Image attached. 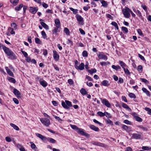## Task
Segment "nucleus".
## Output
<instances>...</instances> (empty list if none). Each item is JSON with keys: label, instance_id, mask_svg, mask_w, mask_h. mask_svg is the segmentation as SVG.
Returning a JSON list of instances; mask_svg holds the SVG:
<instances>
[{"label": "nucleus", "instance_id": "nucleus-1", "mask_svg": "<svg viewBox=\"0 0 151 151\" xmlns=\"http://www.w3.org/2000/svg\"><path fill=\"white\" fill-rule=\"evenodd\" d=\"M3 50L6 54L8 56V58H9L11 60L15 59L16 58L15 54L8 48L6 46H4L3 47Z\"/></svg>", "mask_w": 151, "mask_h": 151}, {"label": "nucleus", "instance_id": "nucleus-2", "mask_svg": "<svg viewBox=\"0 0 151 151\" xmlns=\"http://www.w3.org/2000/svg\"><path fill=\"white\" fill-rule=\"evenodd\" d=\"M130 9L127 7H125L122 9V12L124 16L127 18H129L130 16Z\"/></svg>", "mask_w": 151, "mask_h": 151}, {"label": "nucleus", "instance_id": "nucleus-3", "mask_svg": "<svg viewBox=\"0 0 151 151\" xmlns=\"http://www.w3.org/2000/svg\"><path fill=\"white\" fill-rule=\"evenodd\" d=\"M41 122L45 126L47 127L50 124L49 119L46 118H41L40 119Z\"/></svg>", "mask_w": 151, "mask_h": 151}, {"label": "nucleus", "instance_id": "nucleus-4", "mask_svg": "<svg viewBox=\"0 0 151 151\" xmlns=\"http://www.w3.org/2000/svg\"><path fill=\"white\" fill-rule=\"evenodd\" d=\"M76 18L79 24L81 25H82L83 24V18L78 14H77L76 15Z\"/></svg>", "mask_w": 151, "mask_h": 151}, {"label": "nucleus", "instance_id": "nucleus-5", "mask_svg": "<svg viewBox=\"0 0 151 151\" xmlns=\"http://www.w3.org/2000/svg\"><path fill=\"white\" fill-rule=\"evenodd\" d=\"M101 101L102 103L107 107L109 108L111 107V104L106 99L102 98H100Z\"/></svg>", "mask_w": 151, "mask_h": 151}, {"label": "nucleus", "instance_id": "nucleus-6", "mask_svg": "<svg viewBox=\"0 0 151 151\" xmlns=\"http://www.w3.org/2000/svg\"><path fill=\"white\" fill-rule=\"evenodd\" d=\"M53 57L54 59L56 61L58 60L59 58V55L58 52L55 50H54L53 51Z\"/></svg>", "mask_w": 151, "mask_h": 151}, {"label": "nucleus", "instance_id": "nucleus-7", "mask_svg": "<svg viewBox=\"0 0 151 151\" xmlns=\"http://www.w3.org/2000/svg\"><path fill=\"white\" fill-rule=\"evenodd\" d=\"M13 93L18 98L21 97V94L20 92L16 88L14 89Z\"/></svg>", "mask_w": 151, "mask_h": 151}, {"label": "nucleus", "instance_id": "nucleus-8", "mask_svg": "<svg viewBox=\"0 0 151 151\" xmlns=\"http://www.w3.org/2000/svg\"><path fill=\"white\" fill-rule=\"evenodd\" d=\"M84 64L83 63H81L79 66L76 65L75 66V68L77 70H82L84 69Z\"/></svg>", "mask_w": 151, "mask_h": 151}, {"label": "nucleus", "instance_id": "nucleus-9", "mask_svg": "<svg viewBox=\"0 0 151 151\" xmlns=\"http://www.w3.org/2000/svg\"><path fill=\"white\" fill-rule=\"evenodd\" d=\"M132 115L134 116L135 119L138 122H142V119L140 117L137 116V114L136 113H134L132 114Z\"/></svg>", "mask_w": 151, "mask_h": 151}, {"label": "nucleus", "instance_id": "nucleus-10", "mask_svg": "<svg viewBox=\"0 0 151 151\" xmlns=\"http://www.w3.org/2000/svg\"><path fill=\"white\" fill-rule=\"evenodd\" d=\"M38 10V8L37 7H30L29 11L33 14H35Z\"/></svg>", "mask_w": 151, "mask_h": 151}, {"label": "nucleus", "instance_id": "nucleus-11", "mask_svg": "<svg viewBox=\"0 0 151 151\" xmlns=\"http://www.w3.org/2000/svg\"><path fill=\"white\" fill-rule=\"evenodd\" d=\"M5 69L6 70L7 73L10 76L14 77V75L13 72L9 69L8 67H6Z\"/></svg>", "mask_w": 151, "mask_h": 151}, {"label": "nucleus", "instance_id": "nucleus-12", "mask_svg": "<svg viewBox=\"0 0 151 151\" xmlns=\"http://www.w3.org/2000/svg\"><path fill=\"white\" fill-rule=\"evenodd\" d=\"M36 135L43 141H45L47 139L45 137L39 133H36Z\"/></svg>", "mask_w": 151, "mask_h": 151}, {"label": "nucleus", "instance_id": "nucleus-13", "mask_svg": "<svg viewBox=\"0 0 151 151\" xmlns=\"http://www.w3.org/2000/svg\"><path fill=\"white\" fill-rule=\"evenodd\" d=\"M39 82L40 85L44 87H46L47 85V83L44 80H39Z\"/></svg>", "mask_w": 151, "mask_h": 151}, {"label": "nucleus", "instance_id": "nucleus-14", "mask_svg": "<svg viewBox=\"0 0 151 151\" xmlns=\"http://www.w3.org/2000/svg\"><path fill=\"white\" fill-rule=\"evenodd\" d=\"M119 63L123 69L125 68V67H127V65L122 61H119Z\"/></svg>", "mask_w": 151, "mask_h": 151}, {"label": "nucleus", "instance_id": "nucleus-15", "mask_svg": "<svg viewBox=\"0 0 151 151\" xmlns=\"http://www.w3.org/2000/svg\"><path fill=\"white\" fill-rule=\"evenodd\" d=\"M99 1L101 3L102 6L105 7H107L108 4L107 1L103 0H100Z\"/></svg>", "mask_w": 151, "mask_h": 151}, {"label": "nucleus", "instance_id": "nucleus-16", "mask_svg": "<svg viewBox=\"0 0 151 151\" xmlns=\"http://www.w3.org/2000/svg\"><path fill=\"white\" fill-rule=\"evenodd\" d=\"M99 58L103 59L105 60H106L107 59V57L104 55L99 54L98 56Z\"/></svg>", "mask_w": 151, "mask_h": 151}, {"label": "nucleus", "instance_id": "nucleus-17", "mask_svg": "<svg viewBox=\"0 0 151 151\" xmlns=\"http://www.w3.org/2000/svg\"><path fill=\"white\" fill-rule=\"evenodd\" d=\"M90 127L92 129L95 131H98L99 130V128L98 127H96L93 125H90Z\"/></svg>", "mask_w": 151, "mask_h": 151}, {"label": "nucleus", "instance_id": "nucleus-18", "mask_svg": "<svg viewBox=\"0 0 151 151\" xmlns=\"http://www.w3.org/2000/svg\"><path fill=\"white\" fill-rule=\"evenodd\" d=\"M92 144H93V145H97L98 146H101V147L103 146V144L100 143L99 142H96V141H94L92 142Z\"/></svg>", "mask_w": 151, "mask_h": 151}, {"label": "nucleus", "instance_id": "nucleus-19", "mask_svg": "<svg viewBox=\"0 0 151 151\" xmlns=\"http://www.w3.org/2000/svg\"><path fill=\"white\" fill-rule=\"evenodd\" d=\"M77 132L78 133L82 135H86V133H84V132L83 131L82 129H79L78 128L77 129Z\"/></svg>", "mask_w": 151, "mask_h": 151}, {"label": "nucleus", "instance_id": "nucleus-20", "mask_svg": "<svg viewBox=\"0 0 151 151\" xmlns=\"http://www.w3.org/2000/svg\"><path fill=\"white\" fill-rule=\"evenodd\" d=\"M40 23L41 25L45 29L48 30L49 29V27L45 23L43 22H40Z\"/></svg>", "mask_w": 151, "mask_h": 151}, {"label": "nucleus", "instance_id": "nucleus-21", "mask_svg": "<svg viewBox=\"0 0 151 151\" xmlns=\"http://www.w3.org/2000/svg\"><path fill=\"white\" fill-rule=\"evenodd\" d=\"M122 106L123 108H124L125 109H126L127 110L129 111H131V109L129 108V107L128 106L127 104L123 103L122 104Z\"/></svg>", "mask_w": 151, "mask_h": 151}, {"label": "nucleus", "instance_id": "nucleus-22", "mask_svg": "<svg viewBox=\"0 0 151 151\" xmlns=\"http://www.w3.org/2000/svg\"><path fill=\"white\" fill-rule=\"evenodd\" d=\"M55 23L56 24V27L60 28V23L59 19H56L55 20Z\"/></svg>", "mask_w": 151, "mask_h": 151}, {"label": "nucleus", "instance_id": "nucleus-23", "mask_svg": "<svg viewBox=\"0 0 151 151\" xmlns=\"http://www.w3.org/2000/svg\"><path fill=\"white\" fill-rule=\"evenodd\" d=\"M143 91L145 93L147 96H150V92L145 88H143L142 89Z\"/></svg>", "mask_w": 151, "mask_h": 151}, {"label": "nucleus", "instance_id": "nucleus-24", "mask_svg": "<svg viewBox=\"0 0 151 151\" xmlns=\"http://www.w3.org/2000/svg\"><path fill=\"white\" fill-rule=\"evenodd\" d=\"M122 128L127 132H129L130 131V128L128 126L125 125H123L122 126Z\"/></svg>", "mask_w": 151, "mask_h": 151}, {"label": "nucleus", "instance_id": "nucleus-25", "mask_svg": "<svg viewBox=\"0 0 151 151\" xmlns=\"http://www.w3.org/2000/svg\"><path fill=\"white\" fill-rule=\"evenodd\" d=\"M137 127L143 131H147V129L146 127H143L142 126H138Z\"/></svg>", "mask_w": 151, "mask_h": 151}, {"label": "nucleus", "instance_id": "nucleus-26", "mask_svg": "<svg viewBox=\"0 0 151 151\" xmlns=\"http://www.w3.org/2000/svg\"><path fill=\"white\" fill-rule=\"evenodd\" d=\"M19 0H10V2L14 6H15L18 3Z\"/></svg>", "mask_w": 151, "mask_h": 151}, {"label": "nucleus", "instance_id": "nucleus-27", "mask_svg": "<svg viewBox=\"0 0 151 151\" xmlns=\"http://www.w3.org/2000/svg\"><path fill=\"white\" fill-rule=\"evenodd\" d=\"M7 79L9 82L14 83H15L16 82L15 80L12 77H8L7 78Z\"/></svg>", "mask_w": 151, "mask_h": 151}, {"label": "nucleus", "instance_id": "nucleus-28", "mask_svg": "<svg viewBox=\"0 0 151 151\" xmlns=\"http://www.w3.org/2000/svg\"><path fill=\"white\" fill-rule=\"evenodd\" d=\"M132 136L133 138L136 139H140V135L137 134H132Z\"/></svg>", "mask_w": 151, "mask_h": 151}, {"label": "nucleus", "instance_id": "nucleus-29", "mask_svg": "<svg viewBox=\"0 0 151 151\" xmlns=\"http://www.w3.org/2000/svg\"><path fill=\"white\" fill-rule=\"evenodd\" d=\"M10 126L13 127L16 130H19V128L18 127V126H17L16 125L13 124V123H11L10 124Z\"/></svg>", "mask_w": 151, "mask_h": 151}, {"label": "nucleus", "instance_id": "nucleus-30", "mask_svg": "<svg viewBox=\"0 0 151 151\" xmlns=\"http://www.w3.org/2000/svg\"><path fill=\"white\" fill-rule=\"evenodd\" d=\"M88 71L91 74H92L93 73H95L96 72V70L94 68L92 69L91 70H88Z\"/></svg>", "mask_w": 151, "mask_h": 151}, {"label": "nucleus", "instance_id": "nucleus-31", "mask_svg": "<svg viewBox=\"0 0 151 151\" xmlns=\"http://www.w3.org/2000/svg\"><path fill=\"white\" fill-rule=\"evenodd\" d=\"M62 105L65 109H69L68 106L66 105V104L65 102H64L63 101H62Z\"/></svg>", "mask_w": 151, "mask_h": 151}, {"label": "nucleus", "instance_id": "nucleus-32", "mask_svg": "<svg viewBox=\"0 0 151 151\" xmlns=\"http://www.w3.org/2000/svg\"><path fill=\"white\" fill-rule=\"evenodd\" d=\"M23 5L22 4H20L18 6H17L15 7V10L19 11L23 7Z\"/></svg>", "mask_w": 151, "mask_h": 151}, {"label": "nucleus", "instance_id": "nucleus-33", "mask_svg": "<svg viewBox=\"0 0 151 151\" xmlns=\"http://www.w3.org/2000/svg\"><path fill=\"white\" fill-rule=\"evenodd\" d=\"M80 92L83 95H85L87 93V92L86 91V90L84 88H82L80 91Z\"/></svg>", "mask_w": 151, "mask_h": 151}, {"label": "nucleus", "instance_id": "nucleus-34", "mask_svg": "<svg viewBox=\"0 0 151 151\" xmlns=\"http://www.w3.org/2000/svg\"><path fill=\"white\" fill-rule=\"evenodd\" d=\"M103 85L106 86L109 85L108 82L107 80H104L101 83Z\"/></svg>", "mask_w": 151, "mask_h": 151}, {"label": "nucleus", "instance_id": "nucleus-35", "mask_svg": "<svg viewBox=\"0 0 151 151\" xmlns=\"http://www.w3.org/2000/svg\"><path fill=\"white\" fill-rule=\"evenodd\" d=\"M47 139L51 143H54L56 142V140H55L51 138L48 137Z\"/></svg>", "mask_w": 151, "mask_h": 151}, {"label": "nucleus", "instance_id": "nucleus-36", "mask_svg": "<svg viewBox=\"0 0 151 151\" xmlns=\"http://www.w3.org/2000/svg\"><path fill=\"white\" fill-rule=\"evenodd\" d=\"M145 110L147 111V113L150 115H151V109L148 107H145Z\"/></svg>", "mask_w": 151, "mask_h": 151}, {"label": "nucleus", "instance_id": "nucleus-37", "mask_svg": "<svg viewBox=\"0 0 151 151\" xmlns=\"http://www.w3.org/2000/svg\"><path fill=\"white\" fill-rule=\"evenodd\" d=\"M65 101L66 104V105L68 106V108H69V107L72 106V104L71 102L68 100H65Z\"/></svg>", "mask_w": 151, "mask_h": 151}, {"label": "nucleus", "instance_id": "nucleus-38", "mask_svg": "<svg viewBox=\"0 0 151 151\" xmlns=\"http://www.w3.org/2000/svg\"><path fill=\"white\" fill-rule=\"evenodd\" d=\"M35 43H36L39 44H41L42 42L40 40V39L39 38H35Z\"/></svg>", "mask_w": 151, "mask_h": 151}, {"label": "nucleus", "instance_id": "nucleus-39", "mask_svg": "<svg viewBox=\"0 0 151 151\" xmlns=\"http://www.w3.org/2000/svg\"><path fill=\"white\" fill-rule=\"evenodd\" d=\"M82 55L83 57H87L88 56V53L87 51L86 50H84L82 52Z\"/></svg>", "mask_w": 151, "mask_h": 151}, {"label": "nucleus", "instance_id": "nucleus-40", "mask_svg": "<svg viewBox=\"0 0 151 151\" xmlns=\"http://www.w3.org/2000/svg\"><path fill=\"white\" fill-rule=\"evenodd\" d=\"M123 70L126 74L127 75H130V73L129 70L127 68H124Z\"/></svg>", "mask_w": 151, "mask_h": 151}, {"label": "nucleus", "instance_id": "nucleus-41", "mask_svg": "<svg viewBox=\"0 0 151 151\" xmlns=\"http://www.w3.org/2000/svg\"><path fill=\"white\" fill-rule=\"evenodd\" d=\"M97 114L101 117H103L105 116V112L103 113L101 111H99L97 113Z\"/></svg>", "mask_w": 151, "mask_h": 151}, {"label": "nucleus", "instance_id": "nucleus-42", "mask_svg": "<svg viewBox=\"0 0 151 151\" xmlns=\"http://www.w3.org/2000/svg\"><path fill=\"white\" fill-rule=\"evenodd\" d=\"M41 35L44 39H45L47 37L46 34L44 31H42Z\"/></svg>", "mask_w": 151, "mask_h": 151}, {"label": "nucleus", "instance_id": "nucleus-43", "mask_svg": "<svg viewBox=\"0 0 151 151\" xmlns=\"http://www.w3.org/2000/svg\"><path fill=\"white\" fill-rule=\"evenodd\" d=\"M64 32L67 35H69L70 32L69 29L66 27H65L64 29Z\"/></svg>", "mask_w": 151, "mask_h": 151}, {"label": "nucleus", "instance_id": "nucleus-44", "mask_svg": "<svg viewBox=\"0 0 151 151\" xmlns=\"http://www.w3.org/2000/svg\"><path fill=\"white\" fill-rule=\"evenodd\" d=\"M11 26L13 28H12L15 29H17V25L15 23H12L11 24Z\"/></svg>", "mask_w": 151, "mask_h": 151}, {"label": "nucleus", "instance_id": "nucleus-45", "mask_svg": "<svg viewBox=\"0 0 151 151\" xmlns=\"http://www.w3.org/2000/svg\"><path fill=\"white\" fill-rule=\"evenodd\" d=\"M60 27H56L53 30L52 32L53 34H56L58 32V29Z\"/></svg>", "mask_w": 151, "mask_h": 151}, {"label": "nucleus", "instance_id": "nucleus-46", "mask_svg": "<svg viewBox=\"0 0 151 151\" xmlns=\"http://www.w3.org/2000/svg\"><path fill=\"white\" fill-rule=\"evenodd\" d=\"M21 52L24 57L26 58L28 56V55L26 52L22 50H21Z\"/></svg>", "mask_w": 151, "mask_h": 151}, {"label": "nucleus", "instance_id": "nucleus-47", "mask_svg": "<svg viewBox=\"0 0 151 151\" xmlns=\"http://www.w3.org/2000/svg\"><path fill=\"white\" fill-rule=\"evenodd\" d=\"M124 123L126 124H129V125H131L132 124V123L131 122L129 121L128 120H125L124 121Z\"/></svg>", "mask_w": 151, "mask_h": 151}, {"label": "nucleus", "instance_id": "nucleus-48", "mask_svg": "<svg viewBox=\"0 0 151 151\" xmlns=\"http://www.w3.org/2000/svg\"><path fill=\"white\" fill-rule=\"evenodd\" d=\"M114 69L116 70H118L121 69V67L119 65H114Z\"/></svg>", "mask_w": 151, "mask_h": 151}, {"label": "nucleus", "instance_id": "nucleus-49", "mask_svg": "<svg viewBox=\"0 0 151 151\" xmlns=\"http://www.w3.org/2000/svg\"><path fill=\"white\" fill-rule=\"evenodd\" d=\"M129 96L131 98H135L136 97L135 94L132 93H129Z\"/></svg>", "mask_w": 151, "mask_h": 151}, {"label": "nucleus", "instance_id": "nucleus-50", "mask_svg": "<svg viewBox=\"0 0 151 151\" xmlns=\"http://www.w3.org/2000/svg\"><path fill=\"white\" fill-rule=\"evenodd\" d=\"M67 44L68 45H70V46L73 45V42L69 39L68 40Z\"/></svg>", "mask_w": 151, "mask_h": 151}, {"label": "nucleus", "instance_id": "nucleus-51", "mask_svg": "<svg viewBox=\"0 0 151 151\" xmlns=\"http://www.w3.org/2000/svg\"><path fill=\"white\" fill-rule=\"evenodd\" d=\"M106 116V117L108 118H111V114L107 112H105V116Z\"/></svg>", "mask_w": 151, "mask_h": 151}, {"label": "nucleus", "instance_id": "nucleus-52", "mask_svg": "<svg viewBox=\"0 0 151 151\" xmlns=\"http://www.w3.org/2000/svg\"><path fill=\"white\" fill-rule=\"evenodd\" d=\"M13 101L14 103L17 104H18L19 103V101L18 100L15 98H13Z\"/></svg>", "mask_w": 151, "mask_h": 151}, {"label": "nucleus", "instance_id": "nucleus-53", "mask_svg": "<svg viewBox=\"0 0 151 151\" xmlns=\"http://www.w3.org/2000/svg\"><path fill=\"white\" fill-rule=\"evenodd\" d=\"M137 70L138 71H142V66L141 65H139L138 66Z\"/></svg>", "mask_w": 151, "mask_h": 151}, {"label": "nucleus", "instance_id": "nucleus-54", "mask_svg": "<svg viewBox=\"0 0 151 151\" xmlns=\"http://www.w3.org/2000/svg\"><path fill=\"white\" fill-rule=\"evenodd\" d=\"M70 126L71 127L74 129L77 130L78 129V128L76 125L71 124Z\"/></svg>", "mask_w": 151, "mask_h": 151}, {"label": "nucleus", "instance_id": "nucleus-55", "mask_svg": "<svg viewBox=\"0 0 151 151\" xmlns=\"http://www.w3.org/2000/svg\"><path fill=\"white\" fill-rule=\"evenodd\" d=\"M68 83L70 85H72L74 84V82L73 80L71 79H69L68 80Z\"/></svg>", "mask_w": 151, "mask_h": 151}, {"label": "nucleus", "instance_id": "nucleus-56", "mask_svg": "<svg viewBox=\"0 0 151 151\" xmlns=\"http://www.w3.org/2000/svg\"><path fill=\"white\" fill-rule=\"evenodd\" d=\"M122 29L123 31H124L125 33H127L128 32L127 29L125 27H122Z\"/></svg>", "mask_w": 151, "mask_h": 151}, {"label": "nucleus", "instance_id": "nucleus-57", "mask_svg": "<svg viewBox=\"0 0 151 151\" xmlns=\"http://www.w3.org/2000/svg\"><path fill=\"white\" fill-rule=\"evenodd\" d=\"M79 31L81 34L84 35L85 34V31L82 29L80 28L79 29Z\"/></svg>", "mask_w": 151, "mask_h": 151}, {"label": "nucleus", "instance_id": "nucleus-58", "mask_svg": "<svg viewBox=\"0 0 151 151\" xmlns=\"http://www.w3.org/2000/svg\"><path fill=\"white\" fill-rule=\"evenodd\" d=\"M86 78L87 79L88 81H93V79L92 78L86 75Z\"/></svg>", "mask_w": 151, "mask_h": 151}, {"label": "nucleus", "instance_id": "nucleus-59", "mask_svg": "<svg viewBox=\"0 0 151 151\" xmlns=\"http://www.w3.org/2000/svg\"><path fill=\"white\" fill-rule=\"evenodd\" d=\"M140 80H141L142 82L145 83H148V81L146 79L143 78H141L140 79Z\"/></svg>", "mask_w": 151, "mask_h": 151}, {"label": "nucleus", "instance_id": "nucleus-60", "mask_svg": "<svg viewBox=\"0 0 151 151\" xmlns=\"http://www.w3.org/2000/svg\"><path fill=\"white\" fill-rule=\"evenodd\" d=\"M5 139L7 142H11L12 141V140L11 139V138L9 137H6L5 138Z\"/></svg>", "mask_w": 151, "mask_h": 151}, {"label": "nucleus", "instance_id": "nucleus-61", "mask_svg": "<svg viewBox=\"0 0 151 151\" xmlns=\"http://www.w3.org/2000/svg\"><path fill=\"white\" fill-rule=\"evenodd\" d=\"M138 56L142 60H145L144 57L142 56V55H141L139 54L138 55Z\"/></svg>", "mask_w": 151, "mask_h": 151}, {"label": "nucleus", "instance_id": "nucleus-62", "mask_svg": "<svg viewBox=\"0 0 151 151\" xmlns=\"http://www.w3.org/2000/svg\"><path fill=\"white\" fill-rule=\"evenodd\" d=\"M30 143L31 144V147L32 149H34L36 147V146L35 145L32 143V142H30Z\"/></svg>", "mask_w": 151, "mask_h": 151}, {"label": "nucleus", "instance_id": "nucleus-63", "mask_svg": "<svg viewBox=\"0 0 151 151\" xmlns=\"http://www.w3.org/2000/svg\"><path fill=\"white\" fill-rule=\"evenodd\" d=\"M137 31L139 34L140 35H143L142 32L140 29H138L137 30Z\"/></svg>", "mask_w": 151, "mask_h": 151}, {"label": "nucleus", "instance_id": "nucleus-64", "mask_svg": "<svg viewBox=\"0 0 151 151\" xmlns=\"http://www.w3.org/2000/svg\"><path fill=\"white\" fill-rule=\"evenodd\" d=\"M125 151H132V150L130 147H128Z\"/></svg>", "mask_w": 151, "mask_h": 151}]
</instances>
